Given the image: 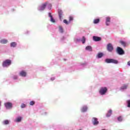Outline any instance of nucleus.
<instances>
[{
  "label": "nucleus",
  "mask_w": 130,
  "mask_h": 130,
  "mask_svg": "<svg viewBox=\"0 0 130 130\" xmlns=\"http://www.w3.org/2000/svg\"><path fill=\"white\" fill-rule=\"evenodd\" d=\"M21 120H22V117H18L16 119V121L17 122H20V121H21Z\"/></svg>",
  "instance_id": "nucleus-21"
},
{
  "label": "nucleus",
  "mask_w": 130,
  "mask_h": 130,
  "mask_svg": "<svg viewBox=\"0 0 130 130\" xmlns=\"http://www.w3.org/2000/svg\"><path fill=\"white\" fill-rule=\"evenodd\" d=\"M49 17L50 18H52V15H51V13H49Z\"/></svg>",
  "instance_id": "nucleus-33"
},
{
  "label": "nucleus",
  "mask_w": 130,
  "mask_h": 130,
  "mask_svg": "<svg viewBox=\"0 0 130 130\" xmlns=\"http://www.w3.org/2000/svg\"><path fill=\"white\" fill-rule=\"evenodd\" d=\"M127 65H128V66H130V61H128L127 62Z\"/></svg>",
  "instance_id": "nucleus-34"
},
{
  "label": "nucleus",
  "mask_w": 130,
  "mask_h": 130,
  "mask_svg": "<svg viewBox=\"0 0 130 130\" xmlns=\"http://www.w3.org/2000/svg\"><path fill=\"white\" fill-rule=\"evenodd\" d=\"M59 30L60 33H63V28L61 26H59Z\"/></svg>",
  "instance_id": "nucleus-22"
},
{
  "label": "nucleus",
  "mask_w": 130,
  "mask_h": 130,
  "mask_svg": "<svg viewBox=\"0 0 130 130\" xmlns=\"http://www.w3.org/2000/svg\"><path fill=\"white\" fill-rule=\"evenodd\" d=\"M1 43H2V44H6V43H8V40H2L1 41Z\"/></svg>",
  "instance_id": "nucleus-18"
},
{
  "label": "nucleus",
  "mask_w": 130,
  "mask_h": 130,
  "mask_svg": "<svg viewBox=\"0 0 130 130\" xmlns=\"http://www.w3.org/2000/svg\"><path fill=\"white\" fill-rule=\"evenodd\" d=\"M105 62L107 63H115V64H117V63H118V61L114 59L107 58L105 60Z\"/></svg>",
  "instance_id": "nucleus-1"
},
{
  "label": "nucleus",
  "mask_w": 130,
  "mask_h": 130,
  "mask_svg": "<svg viewBox=\"0 0 130 130\" xmlns=\"http://www.w3.org/2000/svg\"><path fill=\"white\" fill-rule=\"evenodd\" d=\"M3 124H9L10 123V122L8 120H5L3 122Z\"/></svg>",
  "instance_id": "nucleus-23"
},
{
  "label": "nucleus",
  "mask_w": 130,
  "mask_h": 130,
  "mask_svg": "<svg viewBox=\"0 0 130 130\" xmlns=\"http://www.w3.org/2000/svg\"><path fill=\"white\" fill-rule=\"evenodd\" d=\"M34 104H35V102H34L33 101H31L29 102L30 105L33 106V105H34Z\"/></svg>",
  "instance_id": "nucleus-28"
},
{
  "label": "nucleus",
  "mask_w": 130,
  "mask_h": 130,
  "mask_svg": "<svg viewBox=\"0 0 130 130\" xmlns=\"http://www.w3.org/2000/svg\"><path fill=\"white\" fill-rule=\"evenodd\" d=\"M46 6H47V3L42 4V6H40L39 8V11H43L45 10V8H46Z\"/></svg>",
  "instance_id": "nucleus-7"
},
{
  "label": "nucleus",
  "mask_w": 130,
  "mask_h": 130,
  "mask_svg": "<svg viewBox=\"0 0 130 130\" xmlns=\"http://www.w3.org/2000/svg\"><path fill=\"white\" fill-rule=\"evenodd\" d=\"M93 41H95V42L101 41V38L99 37L93 36Z\"/></svg>",
  "instance_id": "nucleus-11"
},
{
  "label": "nucleus",
  "mask_w": 130,
  "mask_h": 130,
  "mask_svg": "<svg viewBox=\"0 0 130 130\" xmlns=\"http://www.w3.org/2000/svg\"><path fill=\"white\" fill-rule=\"evenodd\" d=\"M107 49L108 51L111 52L113 50V46L111 44H108L107 45Z\"/></svg>",
  "instance_id": "nucleus-8"
},
{
  "label": "nucleus",
  "mask_w": 130,
  "mask_h": 130,
  "mask_svg": "<svg viewBox=\"0 0 130 130\" xmlns=\"http://www.w3.org/2000/svg\"><path fill=\"white\" fill-rule=\"evenodd\" d=\"M73 21H74V17L72 16H70L69 17L68 21L66 19H64L63 22V23H64V24H66V25H69V24H70V23H71V22H73Z\"/></svg>",
  "instance_id": "nucleus-3"
},
{
  "label": "nucleus",
  "mask_w": 130,
  "mask_h": 130,
  "mask_svg": "<svg viewBox=\"0 0 130 130\" xmlns=\"http://www.w3.org/2000/svg\"><path fill=\"white\" fill-rule=\"evenodd\" d=\"M49 6H50V7H51V4H49Z\"/></svg>",
  "instance_id": "nucleus-36"
},
{
  "label": "nucleus",
  "mask_w": 130,
  "mask_h": 130,
  "mask_svg": "<svg viewBox=\"0 0 130 130\" xmlns=\"http://www.w3.org/2000/svg\"><path fill=\"white\" fill-rule=\"evenodd\" d=\"M5 106L7 109H11L13 107V104L8 102L5 104Z\"/></svg>",
  "instance_id": "nucleus-6"
},
{
  "label": "nucleus",
  "mask_w": 130,
  "mask_h": 130,
  "mask_svg": "<svg viewBox=\"0 0 130 130\" xmlns=\"http://www.w3.org/2000/svg\"><path fill=\"white\" fill-rule=\"evenodd\" d=\"M99 22H100V19H94L93 20L94 24H98V23H99Z\"/></svg>",
  "instance_id": "nucleus-20"
},
{
  "label": "nucleus",
  "mask_w": 130,
  "mask_h": 130,
  "mask_svg": "<svg viewBox=\"0 0 130 130\" xmlns=\"http://www.w3.org/2000/svg\"><path fill=\"white\" fill-rule=\"evenodd\" d=\"M81 41L82 43L84 44L86 42V38H85V37H83Z\"/></svg>",
  "instance_id": "nucleus-24"
},
{
  "label": "nucleus",
  "mask_w": 130,
  "mask_h": 130,
  "mask_svg": "<svg viewBox=\"0 0 130 130\" xmlns=\"http://www.w3.org/2000/svg\"><path fill=\"white\" fill-rule=\"evenodd\" d=\"M126 88H127V85H124L123 86H122L121 87V89L122 90H125V89H126Z\"/></svg>",
  "instance_id": "nucleus-25"
},
{
  "label": "nucleus",
  "mask_w": 130,
  "mask_h": 130,
  "mask_svg": "<svg viewBox=\"0 0 130 130\" xmlns=\"http://www.w3.org/2000/svg\"><path fill=\"white\" fill-rule=\"evenodd\" d=\"M127 104H128L127 105L128 107H130V100L127 101Z\"/></svg>",
  "instance_id": "nucleus-32"
},
{
  "label": "nucleus",
  "mask_w": 130,
  "mask_h": 130,
  "mask_svg": "<svg viewBox=\"0 0 130 130\" xmlns=\"http://www.w3.org/2000/svg\"><path fill=\"white\" fill-rule=\"evenodd\" d=\"M21 108H25L26 107V105L25 104H22L21 105Z\"/></svg>",
  "instance_id": "nucleus-29"
},
{
  "label": "nucleus",
  "mask_w": 130,
  "mask_h": 130,
  "mask_svg": "<svg viewBox=\"0 0 130 130\" xmlns=\"http://www.w3.org/2000/svg\"><path fill=\"white\" fill-rule=\"evenodd\" d=\"M107 92V88L106 87H101L100 90V93L101 95H105V93Z\"/></svg>",
  "instance_id": "nucleus-5"
},
{
  "label": "nucleus",
  "mask_w": 130,
  "mask_h": 130,
  "mask_svg": "<svg viewBox=\"0 0 130 130\" xmlns=\"http://www.w3.org/2000/svg\"><path fill=\"white\" fill-rule=\"evenodd\" d=\"M11 63H12V61L11 60L7 59L5 61H3V67H9V66H11Z\"/></svg>",
  "instance_id": "nucleus-2"
},
{
  "label": "nucleus",
  "mask_w": 130,
  "mask_h": 130,
  "mask_svg": "<svg viewBox=\"0 0 130 130\" xmlns=\"http://www.w3.org/2000/svg\"><path fill=\"white\" fill-rule=\"evenodd\" d=\"M118 121H122V117L119 116L117 118Z\"/></svg>",
  "instance_id": "nucleus-27"
},
{
  "label": "nucleus",
  "mask_w": 130,
  "mask_h": 130,
  "mask_svg": "<svg viewBox=\"0 0 130 130\" xmlns=\"http://www.w3.org/2000/svg\"><path fill=\"white\" fill-rule=\"evenodd\" d=\"M51 22H52V23H54L55 22V20L53 19V17H51Z\"/></svg>",
  "instance_id": "nucleus-30"
},
{
  "label": "nucleus",
  "mask_w": 130,
  "mask_h": 130,
  "mask_svg": "<svg viewBox=\"0 0 130 130\" xmlns=\"http://www.w3.org/2000/svg\"><path fill=\"white\" fill-rule=\"evenodd\" d=\"M19 75L21 77H26V76H27V73H26V72L22 71L20 72Z\"/></svg>",
  "instance_id": "nucleus-12"
},
{
  "label": "nucleus",
  "mask_w": 130,
  "mask_h": 130,
  "mask_svg": "<svg viewBox=\"0 0 130 130\" xmlns=\"http://www.w3.org/2000/svg\"><path fill=\"white\" fill-rule=\"evenodd\" d=\"M86 50H88L89 51H92V47L88 46L85 48Z\"/></svg>",
  "instance_id": "nucleus-17"
},
{
  "label": "nucleus",
  "mask_w": 130,
  "mask_h": 130,
  "mask_svg": "<svg viewBox=\"0 0 130 130\" xmlns=\"http://www.w3.org/2000/svg\"><path fill=\"white\" fill-rule=\"evenodd\" d=\"M117 53L119 54V55H122L124 54V51L120 47H117L116 49Z\"/></svg>",
  "instance_id": "nucleus-4"
},
{
  "label": "nucleus",
  "mask_w": 130,
  "mask_h": 130,
  "mask_svg": "<svg viewBox=\"0 0 130 130\" xmlns=\"http://www.w3.org/2000/svg\"><path fill=\"white\" fill-rule=\"evenodd\" d=\"M102 56H103V54L102 53H100L98 54V57L99 58H101Z\"/></svg>",
  "instance_id": "nucleus-26"
},
{
  "label": "nucleus",
  "mask_w": 130,
  "mask_h": 130,
  "mask_svg": "<svg viewBox=\"0 0 130 130\" xmlns=\"http://www.w3.org/2000/svg\"><path fill=\"white\" fill-rule=\"evenodd\" d=\"M111 114H112V110H110L107 114V117H109L110 116H111Z\"/></svg>",
  "instance_id": "nucleus-16"
},
{
  "label": "nucleus",
  "mask_w": 130,
  "mask_h": 130,
  "mask_svg": "<svg viewBox=\"0 0 130 130\" xmlns=\"http://www.w3.org/2000/svg\"><path fill=\"white\" fill-rule=\"evenodd\" d=\"M13 79H14V80H17V79H18V76H13Z\"/></svg>",
  "instance_id": "nucleus-31"
},
{
  "label": "nucleus",
  "mask_w": 130,
  "mask_h": 130,
  "mask_svg": "<svg viewBox=\"0 0 130 130\" xmlns=\"http://www.w3.org/2000/svg\"><path fill=\"white\" fill-rule=\"evenodd\" d=\"M10 45L11 47H16V46H17V44L16 42H12Z\"/></svg>",
  "instance_id": "nucleus-19"
},
{
  "label": "nucleus",
  "mask_w": 130,
  "mask_h": 130,
  "mask_svg": "<svg viewBox=\"0 0 130 130\" xmlns=\"http://www.w3.org/2000/svg\"><path fill=\"white\" fill-rule=\"evenodd\" d=\"M110 23V17H106V24L107 26H109Z\"/></svg>",
  "instance_id": "nucleus-13"
},
{
  "label": "nucleus",
  "mask_w": 130,
  "mask_h": 130,
  "mask_svg": "<svg viewBox=\"0 0 130 130\" xmlns=\"http://www.w3.org/2000/svg\"><path fill=\"white\" fill-rule=\"evenodd\" d=\"M0 105H1V102H0Z\"/></svg>",
  "instance_id": "nucleus-37"
},
{
  "label": "nucleus",
  "mask_w": 130,
  "mask_h": 130,
  "mask_svg": "<svg viewBox=\"0 0 130 130\" xmlns=\"http://www.w3.org/2000/svg\"><path fill=\"white\" fill-rule=\"evenodd\" d=\"M120 43L121 44V45H123L124 47H125L126 46V43L123 41H120Z\"/></svg>",
  "instance_id": "nucleus-15"
},
{
  "label": "nucleus",
  "mask_w": 130,
  "mask_h": 130,
  "mask_svg": "<svg viewBox=\"0 0 130 130\" xmlns=\"http://www.w3.org/2000/svg\"><path fill=\"white\" fill-rule=\"evenodd\" d=\"M92 119V123L94 125H97V124L99 123V121H98V119H97L96 118L93 117Z\"/></svg>",
  "instance_id": "nucleus-9"
},
{
  "label": "nucleus",
  "mask_w": 130,
  "mask_h": 130,
  "mask_svg": "<svg viewBox=\"0 0 130 130\" xmlns=\"http://www.w3.org/2000/svg\"><path fill=\"white\" fill-rule=\"evenodd\" d=\"M51 81H53V80H54V78H51Z\"/></svg>",
  "instance_id": "nucleus-35"
},
{
  "label": "nucleus",
  "mask_w": 130,
  "mask_h": 130,
  "mask_svg": "<svg viewBox=\"0 0 130 130\" xmlns=\"http://www.w3.org/2000/svg\"><path fill=\"white\" fill-rule=\"evenodd\" d=\"M87 110H88V107H87L86 106L83 107L81 109L82 112H86Z\"/></svg>",
  "instance_id": "nucleus-14"
},
{
  "label": "nucleus",
  "mask_w": 130,
  "mask_h": 130,
  "mask_svg": "<svg viewBox=\"0 0 130 130\" xmlns=\"http://www.w3.org/2000/svg\"><path fill=\"white\" fill-rule=\"evenodd\" d=\"M58 16H59V18L60 19V20H62V11L59 10L58 11Z\"/></svg>",
  "instance_id": "nucleus-10"
}]
</instances>
